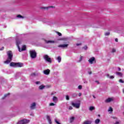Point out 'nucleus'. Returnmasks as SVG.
Listing matches in <instances>:
<instances>
[{"label": "nucleus", "mask_w": 124, "mask_h": 124, "mask_svg": "<svg viewBox=\"0 0 124 124\" xmlns=\"http://www.w3.org/2000/svg\"><path fill=\"white\" fill-rule=\"evenodd\" d=\"M17 18H18L19 19H23L24 16H21V15H18L17 16Z\"/></svg>", "instance_id": "412c9836"}, {"label": "nucleus", "mask_w": 124, "mask_h": 124, "mask_svg": "<svg viewBox=\"0 0 124 124\" xmlns=\"http://www.w3.org/2000/svg\"><path fill=\"white\" fill-rule=\"evenodd\" d=\"M81 95H82V93H79L78 96H81Z\"/></svg>", "instance_id": "c03bdc74"}, {"label": "nucleus", "mask_w": 124, "mask_h": 124, "mask_svg": "<svg viewBox=\"0 0 124 124\" xmlns=\"http://www.w3.org/2000/svg\"><path fill=\"white\" fill-rule=\"evenodd\" d=\"M72 109H73V108L72 107V106H70L69 107V110H72Z\"/></svg>", "instance_id": "e433bc0d"}, {"label": "nucleus", "mask_w": 124, "mask_h": 124, "mask_svg": "<svg viewBox=\"0 0 124 124\" xmlns=\"http://www.w3.org/2000/svg\"><path fill=\"white\" fill-rule=\"evenodd\" d=\"M20 44H21V41H20L19 40H16V46L18 47V51L19 52H22L23 51H25L26 50V46L25 45L23 46L22 48H20V46H19V45H20Z\"/></svg>", "instance_id": "7ed1b4c3"}, {"label": "nucleus", "mask_w": 124, "mask_h": 124, "mask_svg": "<svg viewBox=\"0 0 124 124\" xmlns=\"http://www.w3.org/2000/svg\"><path fill=\"white\" fill-rule=\"evenodd\" d=\"M98 116H99V117H100V115H98Z\"/></svg>", "instance_id": "603ef678"}, {"label": "nucleus", "mask_w": 124, "mask_h": 124, "mask_svg": "<svg viewBox=\"0 0 124 124\" xmlns=\"http://www.w3.org/2000/svg\"><path fill=\"white\" fill-rule=\"evenodd\" d=\"M109 34H110V32H106L105 33V35H106V36L109 35Z\"/></svg>", "instance_id": "cd10ccee"}, {"label": "nucleus", "mask_w": 124, "mask_h": 124, "mask_svg": "<svg viewBox=\"0 0 124 124\" xmlns=\"http://www.w3.org/2000/svg\"><path fill=\"white\" fill-rule=\"evenodd\" d=\"M47 8H54V6H51L47 7Z\"/></svg>", "instance_id": "ea45409f"}, {"label": "nucleus", "mask_w": 124, "mask_h": 124, "mask_svg": "<svg viewBox=\"0 0 124 124\" xmlns=\"http://www.w3.org/2000/svg\"><path fill=\"white\" fill-rule=\"evenodd\" d=\"M89 74H92V72H90L89 73Z\"/></svg>", "instance_id": "3c124183"}, {"label": "nucleus", "mask_w": 124, "mask_h": 124, "mask_svg": "<svg viewBox=\"0 0 124 124\" xmlns=\"http://www.w3.org/2000/svg\"><path fill=\"white\" fill-rule=\"evenodd\" d=\"M94 109H95V108L94 107H90L89 108L90 111H93V110H94Z\"/></svg>", "instance_id": "5701e85b"}, {"label": "nucleus", "mask_w": 124, "mask_h": 124, "mask_svg": "<svg viewBox=\"0 0 124 124\" xmlns=\"http://www.w3.org/2000/svg\"><path fill=\"white\" fill-rule=\"evenodd\" d=\"M83 124H91L92 121H85Z\"/></svg>", "instance_id": "f3484780"}, {"label": "nucleus", "mask_w": 124, "mask_h": 124, "mask_svg": "<svg viewBox=\"0 0 124 124\" xmlns=\"http://www.w3.org/2000/svg\"><path fill=\"white\" fill-rule=\"evenodd\" d=\"M9 94H10L9 93L5 94L4 96V97H3L2 99H4V98H5V97H7V96H8Z\"/></svg>", "instance_id": "a878e982"}, {"label": "nucleus", "mask_w": 124, "mask_h": 124, "mask_svg": "<svg viewBox=\"0 0 124 124\" xmlns=\"http://www.w3.org/2000/svg\"><path fill=\"white\" fill-rule=\"evenodd\" d=\"M10 66H13V67H23L24 66V64L21 62H12L10 64Z\"/></svg>", "instance_id": "f03ea898"}, {"label": "nucleus", "mask_w": 124, "mask_h": 124, "mask_svg": "<svg viewBox=\"0 0 124 124\" xmlns=\"http://www.w3.org/2000/svg\"><path fill=\"white\" fill-rule=\"evenodd\" d=\"M4 49V47H2L1 48H0V51H2Z\"/></svg>", "instance_id": "79ce46f5"}, {"label": "nucleus", "mask_w": 124, "mask_h": 124, "mask_svg": "<svg viewBox=\"0 0 124 124\" xmlns=\"http://www.w3.org/2000/svg\"><path fill=\"white\" fill-rule=\"evenodd\" d=\"M77 94H76V93H74L73 94V96H77Z\"/></svg>", "instance_id": "a19ab883"}, {"label": "nucleus", "mask_w": 124, "mask_h": 124, "mask_svg": "<svg viewBox=\"0 0 124 124\" xmlns=\"http://www.w3.org/2000/svg\"><path fill=\"white\" fill-rule=\"evenodd\" d=\"M119 82L120 83H124V81L123 80V79H120Z\"/></svg>", "instance_id": "4c0bfd02"}, {"label": "nucleus", "mask_w": 124, "mask_h": 124, "mask_svg": "<svg viewBox=\"0 0 124 124\" xmlns=\"http://www.w3.org/2000/svg\"><path fill=\"white\" fill-rule=\"evenodd\" d=\"M120 124V122L117 121L114 124Z\"/></svg>", "instance_id": "a18cd8bd"}, {"label": "nucleus", "mask_w": 124, "mask_h": 124, "mask_svg": "<svg viewBox=\"0 0 124 124\" xmlns=\"http://www.w3.org/2000/svg\"><path fill=\"white\" fill-rule=\"evenodd\" d=\"M108 112H113V108H112L110 107L108 109Z\"/></svg>", "instance_id": "393cba45"}, {"label": "nucleus", "mask_w": 124, "mask_h": 124, "mask_svg": "<svg viewBox=\"0 0 124 124\" xmlns=\"http://www.w3.org/2000/svg\"><path fill=\"white\" fill-rule=\"evenodd\" d=\"M82 60H83V56H80L79 57V62H82Z\"/></svg>", "instance_id": "bb28decb"}, {"label": "nucleus", "mask_w": 124, "mask_h": 124, "mask_svg": "<svg viewBox=\"0 0 124 124\" xmlns=\"http://www.w3.org/2000/svg\"><path fill=\"white\" fill-rule=\"evenodd\" d=\"M121 68H118V71H121Z\"/></svg>", "instance_id": "49530a36"}, {"label": "nucleus", "mask_w": 124, "mask_h": 124, "mask_svg": "<svg viewBox=\"0 0 124 124\" xmlns=\"http://www.w3.org/2000/svg\"><path fill=\"white\" fill-rule=\"evenodd\" d=\"M55 123H56L57 124H61V123H60V122H59V121H58L57 119H55Z\"/></svg>", "instance_id": "7c9ffc66"}, {"label": "nucleus", "mask_w": 124, "mask_h": 124, "mask_svg": "<svg viewBox=\"0 0 124 124\" xmlns=\"http://www.w3.org/2000/svg\"><path fill=\"white\" fill-rule=\"evenodd\" d=\"M44 88H45V86H44L43 85H41L39 86V90H43V89H44Z\"/></svg>", "instance_id": "aec40b11"}, {"label": "nucleus", "mask_w": 124, "mask_h": 124, "mask_svg": "<svg viewBox=\"0 0 124 124\" xmlns=\"http://www.w3.org/2000/svg\"><path fill=\"white\" fill-rule=\"evenodd\" d=\"M45 42H46V43H47V44L50 43L51 44H53L55 43V41H53V40L47 41V40H46Z\"/></svg>", "instance_id": "4468645a"}, {"label": "nucleus", "mask_w": 124, "mask_h": 124, "mask_svg": "<svg viewBox=\"0 0 124 124\" xmlns=\"http://www.w3.org/2000/svg\"><path fill=\"white\" fill-rule=\"evenodd\" d=\"M29 123H30V121L29 120L23 119L19 121L17 124H29Z\"/></svg>", "instance_id": "423d86ee"}, {"label": "nucleus", "mask_w": 124, "mask_h": 124, "mask_svg": "<svg viewBox=\"0 0 124 124\" xmlns=\"http://www.w3.org/2000/svg\"><path fill=\"white\" fill-rule=\"evenodd\" d=\"M59 48H67L68 47V44H62L58 46Z\"/></svg>", "instance_id": "1a4fd4ad"}, {"label": "nucleus", "mask_w": 124, "mask_h": 124, "mask_svg": "<svg viewBox=\"0 0 124 124\" xmlns=\"http://www.w3.org/2000/svg\"><path fill=\"white\" fill-rule=\"evenodd\" d=\"M44 59L46 62H48V63H52V60L48 55H45L44 56Z\"/></svg>", "instance_id": "39448f33"}, {"label": "nucleus", "mask_w": 124, "mask_h": 124, "mask_svg": "<svg viewBox=\"0 0 124 124\" xmlns=\"http://www.w3.org/2000/svg\"><path fill=\"white\" fill-rule=\"evenodd\" d=\"M115 41H116V42H118V39L117 38L115 39Z\"/></svg>", "instance_id": "de8ad7c7"}, {"label": "nucleus", "mask_w": 124, "mask_h": 124, "mask_svg": "<svg viewBox=\"0 0 124 124\" xmlns=\"http://www.w3.org/2000/svg\"><path fill=\"white\" fill-rule=\"evenodd\" d=\"M116 75H117L118 76H120V77H122V76H123V73L119 72H116Z\"/></svg>", "instance_id": "6ab92c4d"}, {"label": "nucleus", "mask_w": 124, "mask_h": 124, "mask_svg": "<svg viewBox=\"0 0 124 124\" xmlns=\"http://www.w3.org/2000/svg\"><path fill=\"white\" fill-rule=\"evenodd\" d=\"M66 99L67 100H69V96L66 95Z\"/></svg>", "instance_id": "f704fd0d"}, {"label": "nucleus", "mask_w": 124, "mask_h": 124, "mask_svg": "<svg viewBox=\"0 0 124 124\" xmlns=\"http://www.w3.org/2000/svg\"><path fill=\"white\" fill-rule=\"evenodd\" d=\"M74 117H72L70 118V123H73V121H74Z\"/></svg>", "instance_id": "4be33fe9"}, {"label": "nucleus", "mask_w": 124, "mask_h": 124, "mask_svg": "<svg viewBox=\"0 0 124 124\" xmlns=\"http://www.w3.org/2000/svg\"><path fill=\"white\" fill-rule=\"evenodd\" d=\"M30 57L32 59H35L37 57V53L34 50H31L30 51Z\"/></svg>", "instance_id": "20e7f679"}, {"label": "nucleus", "mask_w": 124, "mask_h": 124, "mask_svg": "<svg viewBox=\"0 0 124 124\" xmlns=\"http://www.w3.org/2000/svg\"><path fill=\"white\" fill-rule=\"evenodd\" d=\"M71 105L73 107L77 108V109H79L80 108V103H75L74 102H72L71 103Z\"/></svg>", "instance_id": "0eeeda50"}, {"label": "nucleus", "mask_w": 124, "mask_h": 124, "mask_svg": "<svg viewBox=\"0 0 124 124\" xmlns=\"http://www.w3.org/2000/svg\"><path fill=\"white\" fill-rule=\"evenodd\" d=\"M107 77H109L110 79H114V77L113 76H111L110 77H109V75H107Z\"/></svg>", "instance_id": "b1692460"}, {"label": "nucleus", "mask_w": 124, "mask_h": 124, "mask_svg": "<svg viewBox=\"0 0 124 124\" xmlns=\"http://www.w3.org/2000/svg\"><path fill=\"white\" fill-rule=\"evenodd\" d=\"M88 62L91 64H93V63H95V58L92 57L89 60Z\"/></svg>", "instance_id": "6e6552de"}, {"label": "nucleus", "mask_w": 124, "mask_h": 124, "mask_svg": "<svg viewBox=\"0 0 124 124\" xmlns=\"http://www.w3.org/2000/svg\"><path fill=\"white\" fill-rule=\"evenodd\" d=\"M57 34H58L59 36H62V33L60 32H57Z\"/></svg>", "instance_id": "2f4dec72"}, {"label": "nucleus", "mask_w": 124, "mask_h": 124, "mask_svg": "<svg viewBox=\"0 0 124 124\" xmlns=\"http://www.w3.org/2000/svg\"><path fill=\"white\" fill-rule=\"evenodd\" d=\"M82 45V44L79 43V44H77V46H81Z\"/></svg>", "instance_id": "58836bf2"}, {"label": "nucleus", "mask_w": 124, "mask_h": 124, "mask_svg": "<svg viewBox=\"0 0 124 124\" xmlns=\"http://www.w3.org/2000/svg\"><path fill=\"white\" fill-rule=\"evenodd\" d=\"M82 49H84V50H87V49H88V46H85L83 47H82Z\"/></svg>", "instance_id": "c85d7f7f"}, {"label": "nucleus", "mask_w": 124, "mask_h": 124, "mask_svg": "<svg viewBox=\"0 0 124 124\" xmlns=\"http://www.w3.org/2000/svg\"><path fill=\"white\" fill-rule=\"evenodd\" d=\"M95 124H98L100 123V120L99 119H96L94 122Z\"/></svg>", "instance_id": "a211bd4d"}, {"label": "nucleus", "mask_w": 124, "mask_h": 124, "mask_svg": "<svg viewBox=\"0 0 124 124\" xmlns=\"http://www.w3.org/2000/svg\"><path fill=\"white\" fill-rule=\"evenodd\" d=\"M52 100L54 103H57V102H58V97L56 96H53Z\"/></svg>", "instance_id": "2eb2a0df"}, {"label": "nucleus", "mask_w": 124, "mask_h": 124, "mask_svg": "<svg viewBox=\"0 0 124 124\" xmlns=\"http://www.w3.org/2000/svg\"><path fill=\"white\" fill-rule=\"evenodd\" d=\"M49 106H55V104L54 103H50Z\"/></svg>", "instance_id": "c756f323"}, {"label": "nucleus", "mask_w": 124, "mask_h": 124, "mask_svg": "<svg viewBox=\"0 0 124 124\" xmlns=\"http://www.w3.org/2000/svg\"><path fill=\"white\" fill-rule=\"evenodd\" d=\"M7 59L6 61L4 62V63L6 64H8V63H10L11 62V61H12V59L13 58V53H12V51H8L7 52Z\"/></svg>", "instance_id": "f257e3e1"}, {"label": "nucleus", "mask_w": 124, "mask_h": 124, "mask_svg": "<svg viewBox=\"0 0 124 124\" xmlns=\"http://www.w3.org/2000/svg\"><path fill=\"white\" fill-rule=\"evenodd\" d=\"M40 81H36V82H35V83L36 84V85H39V84H40Z\"/></svg>", "instance_id": "c9c22d12"}, {"label": "nucleus", "mask_w": 124, "mask_h": 124, "mask_svg": "<svg viewBox=\"0 0 124 124\" xmlns=\"http://www.w3.org/2000/svg\"><path fill=\"white\" fill-rule=\"evenodd\" d=\"M47 120L49 124H52V120H51V117L49 115H46Z\"/></svg>", "instance_id": "ddd939ff"}, {"label": "nucleus", "mask_w": 124, "mask_h": 124, "mask_svg": "<svg viewBox=\"0 0 124 124\" xmlns=\"http://www.w3.org/2000/svg\"><path fill=\"white\" fill-rule=\"evenodd\" d=\"M78 90H82V86L81 85H79L78 87Z\"/></svg>", "instance_id": "473e14b6"}, {"label": "nucleus", "mask_w": 124, "mask_h": 124, "mask_svg": "<svg viewBox=\"0 0 124 124\" xmlns=\"http://www.w3.org/2000/svg\"><path fill=\"white\" fill-rule=\"evenodd\" d=\"M43 73L45 74V75H49V74H50V70L49 69L45 70L43 71Z\"/></svg>", "instance_id": "9b49d317"}, {"label": "nucleus", "mask_w": 124, "mask_h": 124, "mask_svg": "<svg viewBox=\"0 0 124 124\" xmlns=\"http://www.w3.org/2000/svg\"><path fill=\"white\" fill-rule=\"evenodd\" d=\"M95 82H96V83H97V84H99V82H98V81H96Z\"/></svg>", "instance_id": "09e8293b"}, {"label": "nucleus", "mask_w": 124, "mask_h": 124, "mask_svg": "<svg viewBox=\"0 0 124 124\" xmlns=\"http://www.w3.org/2000/svg\"><path fill=\"white\" fill-rule=\"evenodd\" d=\"M56 93V92H53L51 93V95H53Z\"/></svg>", "instance_id": "37998d69"}, {"label": "nucleus", "mask_w": 124, "mask_h": 124, "mask_svg": "<svg viewBox=\"0 0 124 124\" xmlns=\"http://www.w3.org/2000/svg\"><path fill=\"white\" fill-rule=\"evenodd\" d=\"M116 52V49L113 48L112 49V53H115Z\"/></svg>", "instance_id": "72a5a7b5"}, {"label": "nucleus", "mask_w": 124, "mask_h": 124, "mask_svg": "<svg viewBox=\"0 0 124 124\" xmlns=\"http://www.w3.org/2000/svg\"><path fill=\"white\" fill-rule=\"evenodd\" d=\"M93 97L94 98H95V96H94V95H93Z\"/></svg>", "instance_id": "8fccbe9b"}, {"label": "nucleus", "mask_w": 124, "mask_h": 124, "mask_svg": "<svg viewBox=\"0 0 124 124\" xmlns=\"http://www.w3.org/2000/svg\"><path fill=\"white\" fill-rule=\"evenodd\" d=\"M36 106V103H32L31 106H30V108L31 110H33L35 108V107Z\"/></svg>", "instance_id": "f8f14e48"}, {"label": "nucleus", "mask_w": 124, "mask_h": 124, "mask_svg": "<svg viewBox=\"0 0 124 124\" xmlns=\"http://www.w3.org/2000/svg\"><path fill=\"white\" fill-rule=\"evenodd\" d=\"M57 60L58 62H62V57H61V56H58L57 58Z\"/></svg>", "instance_id": "dca6fc26"}, {"label": "nucleus", "mask_w": 124, "mask_h": 124, "mask_svg": "<svg viewBox=\"0 0 124 124\" xmlns=\"http://www.w3.org/2000/svg\"><path fill=\"white\" fill-rule=\"evenodd\" d=\"M114 101V98L111 97V98H108L105 100V102L107 103H109V102H111V101Z\"/></svg>", "instance_id": "9d476101"}]
</instances>
